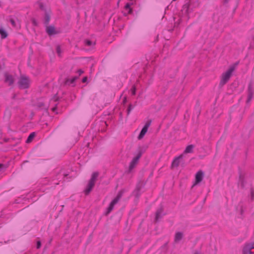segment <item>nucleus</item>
Wrapping results in <instances>:
<instances>
[{
    "label": "nucleus",
    "mask_w": 254,
    "mask_h": 254,
    "mask_svg": "<svg viewBox=\"0 0 254 254\" xmlns=\"http://www.w3.org/2000/svg\"><path fill=\"white\" fill-rule=\"evenodd\" d=\"M229 0H224V3H227Z\"/></svg>",
    "instance_id": "obj_42"
},
{
    "label": "nucleus",
    "mask_w": 254,
    "mask_h": 254,
    "mask_svg": "<svg viewBox=\"0 0 254 254\" xmlns=\"http://www.w3.org/2000/svg\"><path fill=\"white\" fill-rule=\"evenodd\" d=\"M234 69V66H231L228 70L222 74L219 86L222 87L229 81Z\"/></svg>",
    "instance_id": "obj_3"
},
{
    "label": "nucleus",
    "mask_w": 254,
    "mask_h": 254,
    "mask_svg": "<svg viewBox=\"0 0 254 254\" xmlns=\"http://www.w3.org/2000/svg\"><path fill=\"white\" fill-rule=\"evenodd\" d=\"M124 191H119L116 196L110 203L108 207L107 208L106 212L104 213L105 216H108L113 210L114 206L118 203L123 195Z\"/></svg>",
    "instance_id": "obj_1"
},
{
    "label": "nucleus",
    "mask_w": 254,
    "mask_h": 254,
    "mask_svg": "<svg viewBox=\"0 0 254 254\" xmlns=\"http://www.w3.org/2000/svg\"><path fill=\"white\" fill-rule=\"evenodd\" d=\"M124 191H119L116 196L110 203L108 207L107 208L106 212L104 213L105 216H108L113 210L114 206L118 203L123 195Z\"/></svg>",
    "instance_id": "obj_2"
},
{
    "label": "nucleus",
    "mask_w": 254,
    "mask_h": 254,
    "mask_svg": "<svg viewBox=\"0 0 254 254\" xmlns=\"http://www.w3.org/2000/svg\"><path fill=\"white\" fill-rule=\"evenodd\" d=\"M168 243H165L162 247H161V250L162 252L164 253H166L168 250L167 248Z\"/></svg>",
    "instance_id": "obj_24"
},
{
    "label": "nucleus",
    "mask_w": 254,
    "mask_h": 254,
    "mask_svg": "<svg viewBox=\"0 0 254 254\" xmlns=\"http://www.w3.org/2000/svg\"><path fill=\"white\" fill-rule=\"evenodd\" d=\"M91 191H84L85 195H88L89 194Z\"/></svg>",
    "instance_id": "obj_39"
},
{
    "label": "nucleus",
    "mask_w": 254,
    "mask_h": 254,
    "mask_svg": "<svg viewBox=\"0 0 254 254\" xmlns=\"http://www.w3.org/2000/svg\"><path fill=\"white\" fill-rule=\"evenodd\" d=\"M254 249V242L252 243H246L242 250L243 254H252L253 252L251 250Z\"/></svg>",
    "instance_id": "obj_7"
},
{
    "label": "nucleus",
    "mask_w": 254,
    "mask_h": 254,
    "mask_svg": "<svg viewBox=\"0 0 254 254\" xmlns=\"http://www.w3.org/2000/svg\"><path fill=\"white\" fill-rule=\"evenodd\" d=\"M99 175V173L98 172H94L92 174L91 178L87 185L86 188L84 190H91L93 189Z\"/></svg>",
    "instance_id": "obj_4"
},
{
    "label": "nucleus",
    "mask_w": 254,
    "mask_h": 254,
    "mask_svg": "<svg viewBox=\"0 0 254 254\" xmlns=\"http://www.w3.org/2000/svg\"><path fill=\"white\" fill-rule=\"evenodd\" d=\"M194 148V145L192 144L189 145L186 148L184 153H190L193 152V149Z\"/></svg>",
    "instance_id": "obj_20"
},
{
    "label": "nucleus",
    "mask_w": 254,
    "mask_h": 254,
    "mask_svg": "<svg viewBox=\"0 0 254 254\" xmlns=\"http://www.w3.org/2000/svg\"><path fill=\"white\" fill-rule=\"evenodd\" d=\"M4 82L7 83L9 86L13 85L14 79L12 75L9 74L7 72H5L4 74Z\"/></svg>",
    "instance_id": "obj_9"
},
{
    "label": "nucleus",
    "mask_w": 254,
    "mask_h": 254,
    "mask_svg": "<svg viewBox=\"0 0 254 254\" xmlns=\"http://www.w3.org/2000/svg\"><path fill=\"white\" fill-rule=\"evenodd\" d=\"M194 254H199V253L198 252H195Z\"/></svg>",
    "instance_id": "obj_43"
},
{
    "label": "nucleus",
    "mask_w": 254,
    "mask_h": 254,
    "mask_svg": "<svg viewBox=\"0 0 254 254\" xmlns=\"http://www.w3.org/2000/svg\"><path fill=\"white\" fill-rule=\"evenodd\" d=\"M151 120H149L145 124L144 126L143 127V128H142L138 136V139H142L144 135L145 134V133H146V132L147 131V130H148V127H149V126H150L151 125Z\"/></svg>",
    "instance_id": "obj_8"
},
{
    "label": "nucleus",
    "mask_w": 254,
    "mask_h": 254,
    "mask_svg": "<svg viewBox=\"0 0 254 254\" xmlns=\"http://www.w3.org/2000/svg\"><path fill=\"white\" fill-rule=\"evenodd\" d=\"M163 207L162 205H160V207L157 210L155 213V221L157 222L159 219L161 218L162 215H165V213L162 214L163 212Z\"/></svg>",
    "instance_id": "obj_11"
},
{
    "label": "nucleus",
    "mask_w": 254,
    "mask_h": 254,
    "mask_svg": "<svg viewBox=\"0 0 254 254\" xmlns=\"http://www.w3.org/2000/svg\"><path fill=\"white\" fill-rule=\"evenodd\" d=\"M44 103H41V102H40V103H38V106L39 108H41V107H42L43 106H44Z\"/></svg>",
    "instance_id": "obj_36"
},
{
    "label": "nucleus",
    "mask_w": 254,
    "mask_h": 254,
    "mask_svg": "<svg viewBox=\"0 0 254 254\" xmlns=\"http://www.w3.org/2000/svg\"><path fill=\"white\" fill-rule=\"evenodd\" d=\"M205 200H206V197H205L204 199V200H203L204 202L205 201Z\"/></svg>",
    "instance_id": "obj_47"
},
{
    "label": "nucleus",
    "mask_w": 254,
    "mask_h": 254,
    "mask_svg": "<svg viewBox=\"0 0 254 254\" xmlns=\"http://www.w3.org/2000/svg\"><path fill=\"white\" fill-rule=\"evenodd\" d=\"M142 152L139 150L137 155L134 157L130 162L128 170V173H130L132 170L136 166L138 163V160L142 155Z\"/></svg>",
    "instance_id": "obj_6"
},
{
    "label": "nucleus",
    "mask_w": 254,
    "mask_h": 254,
    "mask_svg": "<svg viewBox=\"0 0 254 254\" xmlns=\"http://www.w3.org/2000/svg\"><path fill=\"white\" fill-rule=\"evenodd\" d=\"M87 78L86 77H84L82 79V82L85 83V82H86L87 81Z\"/></svg>",
    "instance_id": "obj_38"
},
{
    "label": "nucleus",
    "mask_w": 254,
    "mask_h": 254,
    "mask_svg": "<svg viewBox=\"0 0 254 254\" xmlns=\"http://www.w3.org/2000/svg\"><path fill=\"white\" fill-rule=\"evenodd\" d=\"M0 35L2 39L6 38L8 35L7 33L2 27H0Z\"/></svg>",
    "instance_id": "obj_21"
},
{
    "label": "nucleus",
    "mask_w": 254,
    "mask_h": 254,
    "mask_svg": "<svg viewBox=\"0 0 254 254\" xmlns=\"http://www.w3.org/2000/svg\"><path fill=\"white\" fill-rule=\"evenodd\" d=\"M85 44L88 46H90L92 45V42L90 40H86L85 41Z\"/></svg>",
    "instance_id": "obj_29"
},
{
    "label": "nucleus",
    "mask_w": 254,
    "mask_h": 254,
    "mask_svg": "<svg viewBox=\"0 0 254 254\" xmlns=\"http://www.w3.org/2000/svg\"><path fill=\"white\" fill-rule=\"evenodd\" d=\"M38 254L37 253V254Z\"/></svg>",
    "instance_id": "obj_49"
},
{
    "label": "nucleus",
    "mask_w": 254,
    "mask_h": 254,
    "mask_svg": "<svg viewBox=\"0 0 254 254\" xmlns=\"http://www.w3.org/2000/svg\"><path fill=\"white\" fill-rule=\"evenodd\" d=\"M131 195H134L135 198L138 199L140 195V193L139 191H136L135 193H134V192H133Z\"/></svg>",
    "instance_id": "obj_26"
},
{
    "label": "nucleus",
    "mask_w": 254,
    "mask_h": 254,
    "mask_svg": "<svg viewBox=\"0 0 254 254\" xmlns=\"http://www.w3.org/2000/svg\"><path fill=\"white\" fill-rule=\"evenodd\" d=\"M30 84L29 78L25 75H21L18 81V85L20 89H27L29 88Z\"/></svg>",
    "instance_id": "obj_5"
},
{
    "label": "nucleus",
    "mask_w": 254,
    "mask_h": 254,
    "mask_svg": "<svg viewBox=\"0 0 254 254\" xmlns=\"http://www.w3.org/2000/svg\"><path fill=\"white\" fill-rule=\"evenodd\" d=\"M254 95V91L252 89V84L251 83L249 84V87H248V99L247 100V103H249L251 100L252 99Z\"/></svg>",
    "instance_id": "obj_14"
},
{
    "label": "nucleus",
    "mask_w": 254,
    "mask_h": 254,
    "mask_svg": "<svg viewBox=\"0 0 254 254\" xmlns=\"http://www.w3.org/2000/svg\"><path fill=\"white\" fill-rule=\"evenodd\" d=\"M15 96H16V95H14L13 96V98L14 99L15 98Z\"/></svg>",
    "instance_id": "obj_44"
},
{
    "label": "nucleus",
    "mask_w": 254,
    "mask_h": 254,
    "mask_svg": "<svg viewBox=\"0 0 254 254\" xmlns=\"http://www.w3.org/2000/svg\"><path fill=\"white\" fill-rule=\"evenodd\" d=\"M77 72L78 73L79 75H80L83 72V71L81 69H79V70H78Z\"/></svg>",
    "instance_id": "obj_37"
},
{
    "label": "nucleus",
    "mask_w": 254,
    "mask_h": 254,
    "mask_svg": "<svg viewBox=\"0 0 254 254\" xmlns=\"http://www.w3.org/2000/svg\"><path fill=\"white\" fill-rule=\"evenodd\" d=\"M2 66H1V65H0V69H2Z\"/></svg>",
    "instance_id": "obj_46"
},
{
    "label": "nucleus",
    "mask_w": 254,
    "mask_h": 254,
    "mask_svg": "<svg viewBox=\"0 0 254 254\" xmlns=\"http://www.w3.org/2000/svg\"><path fill=\"white\" fill-rule=\"evenodd\" d=\"M41 247V242L40 241H38L36 243L37 249H40Z\"/></svg>",
    "instance_id": "obj_33"
},
{
    "label": "nucleus",
    "mask_w": 254,
    "mask_h": 254,
    "mask_svg": "<svg viewBox=\"0 0 254 254\" xmlns=\"http://www.w3.org/2000/svg\"><path fill=\"white\" fill-rule=\"evenodd\" d=\"M6 168V167L4 165L0 163V170H5Z\"/></svg>",
    "instance_id": "obj_35"
},
{
    "label": "nucleus",
    "mask_w": 254,
    "mask_h": 254,
    "mask_svg": "<svg viewBox=\"0 0 254 254\" xmlns=\"http://www.w3.org/2000/svg\"><path fill=\"white\" fill-rule=\"evenodd\" d=\"M38 4L39 5V7L43 11H47L45 5L43 3V2L41 1H39L37 2Z\"/></svg>",
    "instance_id": "obj_23"
},
{
    "label": "nucleus",
    "mask_w": 254,
    "mask_h": 254,
    "mask_svg": "<svg viewBox=\"0 0 254 254\" xmlns=\"http://www.w3.org/2000/svg\"><path fill=\"white\" fill-rule=\"evenodd\" d=\"M133 107L131 104H130L128 107V109L127 110V115H128L131 111V110L132 109Z\"/></svg>",
    "instance_id": "obj_32"
},
{
    "label": "nucleus",
    "mask_w": 254,
    "mask_h": 254,
    "mask_svg": "<svg viewBox=\"0 0 254 254\" xmlns=\"http://www.w3.org/2000/svg\"><path fill=\"white\" fill-rule=\"evenodd\" d=\"M243 213V208L241 207V214H242Z\"/></svg>",
    "instance_id": "obj_40"
},
{
    "label": "nucleus",
    "mask_w": 254,
    "mask_h": 254,
    "mask_svg": "<svg viewBox=\"0 0 254 254\" xmlns=\"http://www.w3.org/2000/svg\"><path fill=\"white\" fill-rule=\"evenodd\" d=\"M145 182L143 181H139L136 185L135 190H140L144 188Z\"/></svg>",
    "instance_id": "obj_19"
},
{
    "label": "nucleus",
    "mask_w": 254,
    "mask_h": 254,
    "mask_svg": "<svg viewBox=\"0 0 254 254\" xmlns=\"http://www.w3.org/2000/svg\"><path fill=\"white\" fill-rule=\"evenodd\" d=\"M50 14L51 11H45V16L44 18V24L45 26H47L49 25L50 20Z\"/></svg>",
    "instance_id": "obj_15"
},
{
    "label": "nucleus",
    "mask_w": 254,
    "mask_h": 254,
    "mask_svg": "<svg viewBox=\"0 0 254 254\" xmlns=\"http://www.w3.org/2000/svg\"><path fill=\"white\" fill-rule=\"evenodd\" d=\"M46 27V32L49 36L56 35L58 32L56 30L55 27L53 25H47Z\"/></svg>",
    "instance_id": "obj_10"
},
{
    "label": "nucleus",
    "mask_w": 254,
    "mask_h": 254,
    "mask_svg": "<svg viewBox=\"0 0 254 254\" xmlns=\"http://www.w3.org/2000/svg\"><path fill=\"white\" fill-rule=\"evenodd\" d=\"M125 8L127 9H129V11H128V13H130L131 12V10L130 8V5L129 3H127L126 6H125Z\"/></svg>",
    "instance_id": "obj_31"
},
{
    "label": "nucleus",
    "mask_w": 254,
    "mask_h": 254,
    "mask_svg": "<svg viewBox=\"0 0 254 254\" xmlns=\"http://www.w3.org/2000/svg\"><path fill=\"white\" fill-rule=\"evenodd\" d=\"M77 76H74L72 79L66 78L64 81V84L68 85L72 84L74 83L75 81L77 79Z\"/></svg>",
    "instance_id": "obj_18"
},
{
    "label": "nucleus",
    "mask_w": 254,
    "mask_h": 254,
    "mask_svg": "<svg viewBox=\"0 0 254 254\" xmlns=\"http://www.w3.org/2000/svg\"><path fill=\"white\" fill-rule=\"evenodd\" d=\"M250 197V200L251 201H254V191H251L249 195Z\"/></svg>",
    "instance_id": "obj_27"
},
{
    "label": "nucleus",
    "mask_w": 254,
    "mask_h": 254,
    "mask_svg": "<svg viewBox=\"0 0 254 254\" xmlns=\"http://www.w3.org/2000/svg\"><path fill=\"white\" fill-rule=\"evenodd\" d=\"M131 91L132 95H134L135 94L136 88L134 86H133L131 88Z\"/></svg>",
    "instance_id": "obj_30"
},
{
    "label": "nucleus",
    "mask_w": 254,
    "mask_h": 254,
    "mask_svg": "<svg viewBox=\"0 0 254 254\" xmlns=\"http://www.w3.org/2000/svg\"><path fill=\"white\" fill-rule=\"evenodd\" d=\"M229 0H224V3H227Z\"/></svg>",
    "instance_id": "obj_41"
},
{
    "label": "nucleus",
    "mask_w": 254,
    "mask_h": 254,
    "mask_svg": "<svg viewBox=\"0 0 254 254\" xmlns=\"http://www.w3.org/2000/svg\"><path fill=\"white\" fill-rule=\"evenodd\" d=\"M204 177V173L202 171L199 170L195 175V183L198 184L202 181Z\"/></svg>",
    "instance_id": "obj_13"
},
{
    "label": "nucleus",
    "mask_w": 254,
    "mask_h": 254,
    "mask_svg": "<svg viewBox=\"0 0 254 254\" xmlns=\"http://www.w3.org/2000/svg\"><path fill=\"white\" fill-rule=\"evenodd\" d=\"M64 177H65V176H66L67 175V174H64Z\"/></svg>",
    "instance_id": "obj_48"
},
{
    "label": "nucleus",
    "mask_w": 254,
    "mask_h": 254,
    "mask_svg": "<svg viewBox=\"0 0 254 254\" xmlns=\"http://www.w3.org/2000/svg\"><path fill=\"white\" fill-rule=\"evenodd\" d=\"M184 234L181 232H177L175 234L174 241L175 243H179L183 238Z\"/></svg>",
    "instance_id": "obj_17"
},
{
    "label": "nucleus",
    "mask_w": 254,
    "mask_h": 254,
    "mask_svg": "<svg viewBox=\"0 0 254 254\" xmlns=\"http://www.w3.org/2000/svg\"><path fill=\"white\" fill-rule=\"evenodd\" d=\"M245 179V175L242 173H240V175H239V182H238V185L239 186L241 185V187L240 188L241 189H243V188L244 187Z\"/></svg>",
    "instance_id": "obj_16"
},
{
    "label": "nucleus",
    "mask_w": 254,
    "mask_h": 254,
    "mask_svg": "<svg viewBox=\"0 0 254 254\" xmlns=\"http://www.w3.org/2000/svg\"><path fill=\"white\" fill-rule=\"evenodd\" d=\"M9 21L11 23V25L14 27H17V24L16 23V22H15V20L13 19V18H10L9 19Z\"/></svg>",
    "instance_id": "obj_25"
},
{
    "label": "nucleus",
    "mask_w": 254,
    "mask_h": 254,
    "mask_svg": "<svg viewBox=\"0 0 254 254\" xmlns=\"http://www.w3.org/2000/svg\"><path fill=\"white\" fill-rule=\"evenodd\" d=\"M52 110H53V111H55V110H56V108H53L52 109Z\"/></svg>",
    "instance_id": "obj_45"
},
{
    "label": "nucleus",
    "mask_w": 254,
    "mask_h": 254,
    "mask_svg": "<svg viewBox=\"0 0 254 254\" xmlns=\"http://www.w3.org/2000/svg\"><path fill=\"white\" fill-rule=\"evenodd\" d=\"M183 155H181L176 157L173 161V162L172 163V167L175 168L178 167L180 164L181 163V161L183 159Z\"/></svg>",
    "instance_id": "obj_12"
},
{
    "label": "nucleus",
    "mask_w": 254,
    "mask_h": 254,
    "mask_svg": "<svg viewBox=\"0 0 254 254\" xmlns=\"http://www.w3.org/2000/svg\"><path fill=\"white\" fill-rule=\"evenodd\" d=\"M32 24L34 25V26H37L38 25V22H37V21L33 18L32 19Z\"/></svg>",
    "instance_id": "obj_34"
},
{
    "label": "nucleus",
    "mask_w": 254,
    "mask_h": 254,
    "mask_svg": "<svg viewBox=\"0 0 254 254\" xmlns=\"http://www.w3.org/2000/svg\"><path fill=\"white\" fill-rule=\"evenodd\" d=\"M57 53H58L59 56H61V54L62 53L61 47L59 46H58L56 48Z\"/></svg>",
    "instance_id": "obj_28"
},
{
    "label": "nucleus",
    "mask_w": 254,
    "mask_h": 254,
    "mask_svg": "<svg viewBox=\"0 0 254 254\" xmlns=\"http://www.w3.org/2000/svg\"><path fill=\"white\" fill-rule=\"evenodd\" d=\"M35 136V133L34 132H32L28 136V137L26 141V142L27 143H30L32 141V140L33 139V138H34Z\"/></svg>",
    "instance_id": "obj_22"
}]
</instances>
